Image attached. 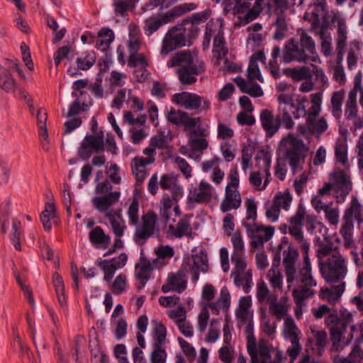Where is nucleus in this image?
<instances>
[{"label":"nucleus","instance_id":"obj_22","mask_svg":"<svg viewBox=\"0 0 363 363\" xmlns=\"http://www.w3.org/2000/svg\"><path fill=\"white\" fill-rule=\"evenodd\" d=\"M121 196L119 191L109 192L107 194L95 196L92 199V204L94 207L99 212H105L110 211V208L116 203Z\"/></svg>","mask_w":363,"mask_h":363},{"label":"nucleus","instance_id":"obj_32","mask_svg":"<svg viewBox=\"0 0 363 363\" xmlns=\"http://www.w3.org/2000/svg\"><path fill=\"white\" fill-rule=\"evenodd\" d=\"M339 284L331 288H322L320 293V297L322 299L327 300L329 303H335L345 289V282H340Z\"/></svg>","mask_w":363,"mask_h":363},{"label":"nucleus","instance_id":"obj_28","mask_svg":"<svg viewBox=\"0 0 363 363\" xmlns=\"http://www.w3.org/2000/svg\"><path fill=\"white\" fill-rule=\"evenodd\" d=\"M154 162V158L135 157L131 161V168L135 177L137 184L140 185L145 179V167Z\"/></svg>","mask_w":363,"mask_h":363},{"label":"nucleus","instance_id":"obj_37","mask_svg":"<svg viewBox=\"0 0 363 363\" xmlns=\"http://www.w3.org/2000/svg\"><path fill=\"white\" fill-rule=\"evenodd\" d=\"M354 218L358 222L363 221V209L357 197H353L350 207L345 211L343 219H352Z\"/></svg>","mask_w":363,"mask_h":363},{"label":"nucleus","instance_id":"obj_30","mask_svg":"<svg viewBox=\"0 0 363 363\" xmlns=\"http://www.w3.org/2000/svg\"><path fill=\"white\" fill-rule=\"evenodd\" d=\"M206 305L216 314L220 310L227 311L230 306V295L226 286H223L220 291L219 297L216 302L206 303Z\"/></svg>","mask_w":363,"mask_h":363},{"label":"nucleus","instance_id":"obj_9","mask_svg":"<svg viewBox=\"0 0 363 363\" xmlns=\"http://www.w3.org/2000/svg\"><path fill=\"white\" fill-rule=\"evenodd\" d=\"M317 223V216L307 213L304 205L301 202L299 203L295 213L292 216L291 224L293 233L300 238L302 250H309L310 247L309 242L304 238L303 226L305 225L307 230L313 233L316 228Z\"/></svg>","mask_w":363,"mask_h":363},{"label":"nucleus","instance_id":"obj_7","mask_svg":"<svg viewBox=\"0 0 363 363\" xmlns=\"http://www.w3.org/2000/svg\"><path fill=\"white\" fill-rule=\"evenodd\" d=\"M320 271L326 282L340 283L347 274V266L345 259L339 252H335L328 259L319 263Z\"/></svg>","mask_w":363,"mask_h":363},{"label":"nucleus","instance_id":"obj_10","mask_svg":"<svg viewBox=\"0 0 363 363\" xmlns=\"http://www.w3.org/2000/svg\"><path fill=\"white\" fill-rule=\"evenodd\" d=\"M361 81H362V74L359 71L354 78V86L350 91L348 98L345 104V116L347 121H351L353 126L351 130L355 131L363 127V120L357 114L358 108L357 105V94L361 89Z\"/></svg>","mask_w":363,"mask_h":363},{"label":"nucleus","instance_id":"obj_44","mask_svg":"<svg viewBox=\"0 0 363 363\" xmlns=\"http://www.w3.org/2000/svg\"><path fill=\"white\" fill-rule=\"evenodd\" d=\"M277 18L274 23L276 26V30L274 33V38L276 40H281L286 35L288 31V23L286 21V16L284 13H276Z\"/></svg>","mask_w":363,"mask_h":363},{"label":"nucleus","instance_id":"obj_62","mask_svg":"<svg viewBox=\"0 0 363 363\" xmlns=\"http://www.w3.org/2000/svg\"><path fill=\"white\" fill-rule=\"evenodd\" d=\"M335 252H338L337 247L333 246V243H321L318 250V257L320 259L326 257H329Z\"/></svg>","mask_w":363,"mask_h":363},{"label":"nucleus","instance_id":"obj_49","mask_svg":"<svg viewBox=\"0 0 363 363\" xmlns=\"http://www.w3.org/2000/svg\"><path fill=\"white\" fill-rule=\"evenodd\" d=\"M213 48L215 52L218 53V58L227 55L228 50L225 46V41L223 36V32L222 30H219L214 38Z\"/></svg>","mask_w":363,"mask_h":363},{"label":"nucleus","instance_id":"obj_4","mask_svg":"<svg viewBox=\"0 0 363 363\" xmlns=\"http://www.w3.org/2000/svg\"><path fill=\"white\" fill-rule=\"evenodd\" d=\"M138 211L139 203L134 199L128 207V216L130 224L133 226H137L133 240L139 245H143L146 242L147 239L153 235L156 228L157 216L154 211H147L142 216V225L138 227Z\"/></svg>","mask_w":363,"mask_h":363},{"label":"nucleus","instance_id":"obj_15","mask_svg":"<svg viewBox=\"0 0 363 363\" xmlns=\"http://www.w3.org/2000/svg\"><path fill=\"white\" fill-rule=\"evenodd\" d=\"M330 179L333 186V189L342 199L350 194L352 189V183L350 176L343 170H335L330 174Z\"/></svg>","mask_w":363,"mask_h":363},{"label":"nucleus","instance_id":"obj_56","mask_svg":"<svg viewBox=\"0 0 363 363\" xmlns=\"http://www.w3.org/2000/svg\"><path fill=\"white\" fill-rule=\"evenodd\" d=\"M247 350L251 357V363H265V362H259L256 339L253 335L247 337Z\"/></svg>","mask_w":363,"mask_h":363},{"label":"nucleus","instance_id":"obj_11","mask_svg":"<svg viewBox=\"0 0 363 363\" xmlns=\"http://www.w3.org/2000/svg\"><path fill=\"white\" fill-rule=\"evenodd\" d=\"M225 4V9L227 11H233V14L245 23L255 20L262 11L259 0H256L252 6L248 0H227Z\"/></svg>","mask_w":363,"mask_h":363},{"label":"nucleus","instance_id":"obj_21","mask_svg":"<svg viewBox=\"0 0 363 363\" xmlns=\"http://www.w3.org/2000/svg\"><path fill=\"white\" fill-rule=\"evenodd\" d=\"M174 20V18L170 11L163 13L160 17L150 16L147 18L144 23V31L145 33L150 36L155 31H157L162 26L172 22Z\"/></svg>","mask_w":363,"mask_h":363},{"label":"nucleus","instance_id":"obj_59","mask_svg":"<svg viewBox=\"0 0 363 363\" xmlns=\"http://www.w3.org/2000/svg\"><path fill=\"white\" fill-rule=\"evenodd\" d=\"M335 154L336 160L345 164L347 162V147L342 142L338 143L335 145Z\"/></svg>","mask_w":363,"mask_h":363},{"label":"nucleus","instance_id":"obj_57","mask_svg":"<svg viewBox=\"0 0 363 363\" xmlns=\"http://www.w3.org/2000/svg\"><path fill=\"white\" fill-rule=\"evenodd\" d=\"M258 355L260 356L261 359H259V362H265V363H269L271 359L270 347L267 341L264 340H259L258 342Z\"/></svg>","mask_w":363,"mask_h":363},{"label":"nucleus","instance_id":"obj_5","mask_svg":"<svg viewBox=\"0 0 363 363\" xmlns=\"http://www.w3.org/2000/svg\"><path fill=\"white\" fill-rule=\"evenodd\" d=\"M199 31V28H196L193 24L184 26L182 23L173 26L164 35L161 54L167 55L179 48L191 45L192 39L198 35Z\"/></svg>","mask_w":363,"mask_h":363},{"label":"nucleus","instance_id":"obj_39","mask_svg":"<svg viewBox=\"0 0 363 363\" xmlns=\"http://www.w3.org/2000/svg\"><path fill=\"white\" fill-rule=\"evenodd\" d=\"M347 36V26L346 22L343 18L337 19V38L336 50L338 55L342 53L343 50L346 45Z\"/></svg>","mask_w":363,"mask_h":363},{"label":"nucleus","instance_id":"obj_34","mask_svg":"<svg viewBox=\"0 0 363 363\" xmlns=\"http://www.w3.org/2000/svg\"><path fill=\"white\" fill-rule=\"evenodd\" d=\"M312 23V21H310ZM320 22L318 26L315 28H312V24L311 25L310 30L313 32L315 35H319L321 39V47L323 50V52L325 55H329L330 53V38H328L326 37L328 25L324 21L322 25L320 26Z\"/></svg>","mask_w":363,"mask_h":363},{"label":"nucleus","instance_id":"obj_13","mask_svg":"<svg viewBox=\"0 0 363 363\" xmlns=\"http://www.w3.org/2000/svg\"><path fill=\"white\" fill-rule=\"evenodd\" d=\"M248 237L251 239V246L254 248L263 247L264 242L269 241L274 233V228L265 227L257 223L243 222Z\"/></svg>","mask_w":363,"mask_h":363},{"label":"nucleus","instance_id":"obj_26","mask_svg":"<svg viewBox=\"0 0 363 363\" xmlns=\"http://www.w3.org/2000/svg\"><path fill=\"white\" fill-rule=\"evenodd\" d=\"M191 217L192 215H185L179 220L176 226L169 225L168 226V232H169L172 236L177 238H180L184 236H191L192 233V228L190 223V218Z\"/></svg>","mask_w":363,"mask_h":363},{"label":"nucleus","instance_id":"obj_38","mask_svg":"<svg viewBox=\"0 0 363 363\" xmlns=\"http://www.w3.org/2000/svg\"><path fill=\"white\" fill-rule=\"evenodd\" d=\"M268 304L270 312L277 320H281L286 313L287 309L286 304L283 302H278L277 296L276 295L271 294L269 296Z\"/></svg>","mask_w":363,"mask_h":363},{"label":"nucleus","instance_id":"obj_25","mask_svg":"<svg viewBox=\"0 0 363 363\" xmlns=\"http://www.w3.org/2000/svg\"><path fill=\"white\" fill-rule=\"evenodd\" d=\"M241 202V196L238 189H230V187H226L224 199L220 206V211L225 213L232 209H238Z\"/></svg>","mask_w":363,"mask_h":363},{"label":"nucleus","instance_id":"obj_48","mask_svg":"<svg viewBox=\"0 0 363 363\" xmlns=\"http://www.w3.org/2000/svg\"><path fill=\"white\" fill-rule=\"evenodd\" d=\"M293 197L290 194L289 190L286 189L284 192H278L274 199L273 203L277 205L280 209L283 208L288 211L292 202Z\"/></svg>","mask_w":363,"mask_h":363},{"label":"nucleus","instance_id":"obj_20","mask_svg":"<svg viewBox=\"0 0 363 363\" xmlns=\"http://www.w3.org/2000/svg\"><path fill=\"white\" fill-rule=\"evenodd\" d=\"M104 218L108 220L115 236L123 237L126 225L122 216L121 210L111 209L105 213Z\"/></svg>","mask_w":363,"mask_h":363},{"label":"nucleus","instance_id":"obj_52","mask_svg":"<svg viewBox=\"0 0 363 363\" xmlns=\"http://www.w3.org/2000/svg\"><path fill=\"white\" fill-rule=\"evenodd\" d=\"M96 58L94 52H87L84 57L77 59V67L82 70H87L94 65Z\"/></svg>","mask_w":363,"mask_h":363},{"label":"nucleus","instance_id":"obj_45","mask_svg":"<svg viewBox=\"0 0 363 363\" xmlns=\"http://www.w3.org/2000/svg\"><path fill=\"white\" fill-rule=\"evenodd\" d=\"M315 343L312 347L313 352L318 356L323 355L327 345V333L324 330H318L314 334Z\"/></svg>","mask_w":363,"mask_h":363},{"label":"nucleus","instance_id":"obj_2","mask_svg":"<svg viewBox=\"0 0 363 363\" xmlns=\"http://www.w3.org/2000/svg\"><path fill=\"white\" fill-rule=\"evenodd\" d=\"M167 66L180 67L177 70V74L181 84L184 85L194 84L197 80L196 76L205 71L204 62L195 59L189 51L175 53L167 62Z\"/></svg>","mask_w":363,"mask_h":363},{"label":"nucleus","instance_id":"obj_14","mask_svg":"<svg viewBox=\"0 0 363 363\" xmlns=\"http://www.w3.org/2000/svg\"><path fill=\"white\" fill-rule=\"evenodd\" d=\"M183 270L191 274V281L196 282L199 278V273H206L208 271V263L206 253L201 250L192 255L191 257L185 259L182 264Z\"/></svg>","mask_w":363,"mask_h":363},{"label":"nucleus","instance_id":"obj_12","mask_svg":"<svg viewBox=\"0 0 363 363\" xmlns=\"http://www.w3.org/2000/svg\"><path fill=\"white\" fill-rule=\"evenodd\" d=\"M172 101L187 110L207 111L211 107L209 100L194 93L182 91L173 95Z\"/></svg>","mask_w":363,"mask_h":363},{"label":"nucleus","instance_id":"obj_61","mask_svg":"<svg viewBox=\"0 0 363 363\" xmlns=\"http://www.w3.org/2000/svg\"><path fill=\"white\" fill-rule=\"evenodd\" d=\"M189 143L194 151L201 154L208 146V143L205 138H189Z\"/></svg>","mask_w":363,"mask_h":363},{"label":"nucleus","instance_id":"obj_64","mask_svg":"<svg viewBox=\"0 0 363 363\" xmlns=\"http://www.w3.org/2000/svg\"><path fill=\"white\" fill-rule=\"evenodd\" d=\"M299 340L300 339L290 340L291 345L288 347L286 353L290 357L291 363L294 362V361L297 358V357L299 355L302 350V347L299 343Z\"/></svg>","mask_w":363,"mask_h":363},{"label":"nucleus","instance_id":"obj_31","mask_svg":"<svg viewBox=\"0 0 363 363\" xmlns=\"http://www.w3.org/2000/svg\"><path fill=\"white\" fill-rule=\"evenodd\" d=\"M98 39L96 40L95 47L103 52L110 48L111 43L115 39L113 31L108 28H102L97 34Z\"/></svg>","mask_w":363,"mask_h":363},{"label":"nucleus","instance_id":"obj_54","mask_svg":"<svg viewBox=\"0 0 363 363\" xmlns=\"http://www.w3.org/2000/svg\"><path fill=\"white\" fill-rule=\"evenodd\" d=\"M21 223L17 218H13L12 220V235L11 240L16 250H21Z\"/></svg>","mask_w":363,"mask_h":363},{"label":"nucleus","instance_id":"obj_41","mask_svg":"<svg viewBox=\"0 0 363 363\" xmlns=\"http://www.w3.org/2000/svg\"><path fill=\"white\" fill-rule=\"evenodd\" d=\"M345 96L343 90L335 91L330 99V111L334 117L339 119L342 115V104Z\"/></svg>","mask_w":363,"mask_h":363},{"label":"nucleus","instance_id":"obj_42","mask_svg":"<svg viewBox=\"0 0 363 363\" xmlns=\"http://www.w3.org/2000/svg\"><path fill=\"white\" fill-rule=\"evenodd\" d=\"M16 82L9 70L0 66V87L6 92L13 91Z\"/></svg>","mask_w":363,"mask_h":363},{"label":"nucleus","instance_id":"obj_63","mask_svg":"<svg viewBox=\"0 0 363 363\" xmlns=\"http://www.w3.org/2000/svg\"><path fill=\"white\" fill-rule=\"evenodd\" d=\"M98 265L104 272V280L106 281H111L116 271V268L106 259L101 260Z\"/></svg>","mask_w":363,"mask_h":363},{"label":"nucleus","instance_id":"obj_3","mask_svg":"<svg viewBox=\"0 0 363 363\" xmlns=\"http://www.w3.org/2000/svg\"><path fill=\"white\" fill-rule=\"evenodd\" d=\"M277 99V115L284 123V128L290 130L295 125L293 118L298 119L307 114L305 97L294 99L293 94H279Z\"/></svg>","mask_w":363,"mask_h":363},{"label":"nucleus","instance_id":"obj_43","mask_svg":"<svg viewBox=\"0 0 363 363\" xmlns=\"http://www.w3.org/2000/svg\"><path fill=\"white\" fill-rule=\"evenodd\" d=\"M310 287L303 286L300 289H294L293 291L292 295L296 306L301 308L305 305V300L306 298L313 296L315 292Z\"/></svg>","mask_w":363,"mask_h":363},{"label":"nucleus","instance_id":"obj_51","mask_svg":"<svg viewBox=\"0 0 363 363\" xmlns=\"http://www.w3.org/2000/svg\"><path fill=\"white\" fill-rule=\"evenodd\" d=\"M36 118L38 126L39 128V134L44 138V140H47L48 138V134L46 127V121L48 118L46 111L42 108L38 109Z\"/></svg>","mask_w":363,"mask_h":363},{"label":"nucleus","instance_id":"obj_33","mask_svg":"<svg viewBox=\"0 0 363 363\" xmlns=\"http://www.w3.org/2000/svg\"><path fill=\"white\" fill-rule=\"evenodd\" d=\"M231 277H233L234 284L238 286L242 287L245 293H249L252 286V270L249 269L244 273L232 272Z\"/></svg>","mask_w":363,"mask_h":363},{"label":"nucleus","instance_id":"obj_36","mask_svg":"<svg viewBox=\"0 0 363 363\" xmlns=\"http://www.w3.org/2000/svg\"><path fill=\"white\" fill-rule=\"evenodd\" d=\"M90 242L93 245H101L106 248L111 241L109 235H106L100 226H96L89 233Z\"/></svg>","mask_w":363,"mask_h":363},{"label":"nucleus","instance_id":"obj_58","mask_svg":"<svg viewBox=\"0 0 363 363\" xmlns=\"http://www.w3.org/2000/svg\"><path fill=\"white\" fill-rule=\"evenodd\" d=\"M167 353L162 346H155L150 355L151 363H165Z\"/></svg>","mask_w":363,"mask_h":363},{"label":"nucleus","instance_id":"obj_50","mask_svg":"<svg viewBox=\"0 0 363 363\" xmlns=\"http://www.w3.org/2000/svg\"><path fill=\"white\" fill-rule=\"evenodd\" d=\"M167 337V329L162 323L155 322V326L153 330V338L155 346H162Z\"/></svg>","mask_w":363,"mask_h":363},{"label":"nucleus","instance_id":"obj_8","mask_svg":"<svg viewBox=\"0 0 363 363\" xmlns=\"http://www.w3.org/2000/svg\"><path fill=\"white\" fill-rule=\"evenodd\" d=\"M343 318H339L337 314L330 313L325 318V323L330 330V339L333 342L332 350L338 351L340 350V342L345 336L347 328L350 326L351 332L347 335V340L352 339L353 333L357 330V327L352 325V315L350 313L343 315Z\"/></svg>","mask_w":363,"mask_h":363},{"label":"nucleus","instance_id":"obj_40","mask_svg":"<svg viewBox=\"0 0 363 363\" xmlns=\"http://www.w3.org/2000/svg\"><path fill=\"white\" fill-rule=\"evenodd\" d=\"M83 142L89 146L94 152L104 150V133L102 131L95 135H86Z\"/></svg>","mask_w":363,"mask_h":363},{"label":"nucleus","instance_id":"obj_19","mask_svg":"<svg viewBox=\"0 0 363 363\" xmlns=\"http://www.w3.org/2000/svg\"><path fill=\"white\" fill-rule=\"evenodd\" d=\"M167 120L177 125H184L186 130L194 128L201 122V118H191L187 112L172 108L167 114Z\"/></svg>","mask_w":363,"mask_h":363},{"label":"nucleus","instance_id":"obj_53","mask_svg":"<svg viewBox=\"0 0 363 363\" xmlns=\"http://www.w3.org/2000/svg\"><path fill=\"white\" fill-rule=\"evenodd\" d=\"M128 65L130 67H147L149 66V62L144 54L137 53L129 55Z\"/></svg>","mask_w":363,"mask_h":363},{"label":"nucleus","instance_id":"obj_27","mask_svg":"<svg viewBox=\"0 0 363 363\" xmlns=\"http://www.w3.org/2000/svg\"><path fill=\"white\" fill-rule=\"evenodd\" d=\"M152 271V264L150 261L145 258H140V262L135 265V277L140 281V284L138 286V290H141L145 286L146 282L150 278Z\"/></svg>","mask_w":363,"mask_h":363},{"label":"nucleus","instance_id":"obj_23","mask_svg":"<svg viewBox=\"0 0 363 363\" xmlns=\"http://www.w3.org/2000/svg\"><path fill=\"white\" fill-rule=\"evenodd\" d=\"M186 274L181 267L177 274H172L168 278L167 284L162 286V291L164 293L169 291H176L180 293L184 291L186 288V281L184 279Z\"/></svg>","mask_w":363,"mask_h":363},{"label":"nucleus","instance_id":"obj_18","mask_svg":"<svg viewBox=\"0 0 363 363\" xmlns=\"http://www.w3.org/2000/svg\"><path fill=\"white\" fill-rule=\"evenodd\" d=\"M259 118L262 126L266 132L267 137H272L280 129L281 126L284 127V123L277 114L274 116L272 111L269 109H263L259 114Z\"/></svg>","mask_w":363,"mask_h":363},{"label":"nucleus","instance_id":"obj_16","mask_svg":"<svg viewBox=\"0 0 363 363\" xmlns=\"http://www.w3.org/2000/svg\"><path fill=\"white\" fill-rule=\"evenodd\" d=\"M327 14L326 0H313L307 11L304 13L303 18L306 21H312V28H315L320 20H325Z\"/></svg>","mask_w":363,"mask_h":363},{"label":"nucleus","instance_id":"obj_29","mask_svg":"<svg viewBox=\"0 0 363 363\" xmlns=\"http://www.w3.org/2000/svg\"><path fill=\"white\" fill-rule=\"evenodd\" d=\"M303 252V267L299 271L300 281L305 286H315V281L311 274V267L308 257V250H302Z\"/></svg>","mask_w":363,"mask_h":363},{"label":"nucleus","instance_id":"obj_47","mask_svg":"<svg viewBox=\"0 0 363 363\" xmlns=\"http://www.w3.org/2000/svg\"><path fill=\"white\" fill-rule=\"evenodd\" d=\"M52 281L58 301L61 306H63L67 303V298L65 294L62 277L57 272H55L52 277Z\"/></svg>","mask_w":363,"mask_h":363},{"label":"nucleus","instance_id":"obj_60","mask_svg":"<svg viewBox=\"0 0 363 363\" xmlns=\"http://www.w3.org/2000/svg\"><path fill=\"white\" fill-rule=\"evenodd\" d=\"M231 242L233 246V254H239L244 252V242L240 231H235L231 238Z\"/></svg>","mask_w":363,"mask_h":363},{"label":"nucleus","instance_id":"obj_24","mask_svg":"<svg viewBox=\"0 0 363 363\" xmlns=\"http://www.w3.org/2000/svg\"><path fill=\"white\" fill-rule=\"evenodd\" d=\"M298 257V251L291 247L284 251L283 265L285 268L288 282H291L295 278L296 273L295 264Z\"/></svg>","mask_w":363,"mask_h":363},{"label":"nucleus","instance_id":"obj_17","mask_svg":"<svg viewBox=\"0 0 363 363\" xmlns=\"http://www.w3.org/2000/svg\"><path fill=\"white\" fill-rule=\"evenodd\" d=\"M213 188L207 182L202 180L197 187L191 189L188 201L191 203H208L212 199Z\"/></svg>","mask_w":363,"mask_h":363},{"label":"nucleus","instance_id":"obj_55","mask_svg":"<svg viewBox=\"0 0 363 363\" xmlns=\"http://www.w3.org/2000/svg\"><path fill=\"white\" fill-rule=\"evenodd\" d=\"M246 213L247 216L243 222L256 223L257 214V203L254 199H247L245 201Z\"/></svg>","mask_w":363,"mask_h":363},{"label":"nucleus","instance_id":"obj_35","mask_svg":"<svg viewBox=\"0 0 363 363\" xmlns=\"http://www.w3.org/2000/svg\"><path fill=\"white\" fill-rule=\"evenodd\" d=\"M283 72L286 76L291 77L295 82L303 79L310 80L313 77L311 71L308 67L286 68L283 70Z\"/></svg>","mask_w":363,"mask_h":363},{"label":"nucleus","instance_id":"obj_6","mask_svg":"<svg viewBox=\"0 0 363 363\" xmlns=\"http://www.w3.org/2000/svg\"><path fill=\"white\" fill-rule=\"evenodd\" d=\"M280 148L294 174L303 169L308 148L302 139L289 133L281 140Z\"/></svg>","mask_w":363,"mask_h":363},{"label":"nucleus","instance_id":"obj_46","mask_svg":"<svg viewBox=\"0 0 363 363\" xmlns=\"http://www.w3.org/2000/svg\"><path fill=\"white\" fill-rule=\"evenodd\" d=\"M284 336L290 340L300 339L301 335L300 330L291 317L286 318L284 320Z\"/></svg>","mask_w":363,"mask_h":363},{"label":"nucleus","instance_id":"obj_1","mask_svg":"<svg viewBox=\"0 0 363 363\" xmlns=\"http://www.w3.org/2000/svg\"><path fill=\"white\" fill-rule=\"evenodd\" d=\"M298 34L300 35L298 42L291 38L285 43L282 52L283 63L316 62L318 56L314 40L304 30H298Z\"/></svg>","mask_w":363,"mask_h":363}]
</instances>
